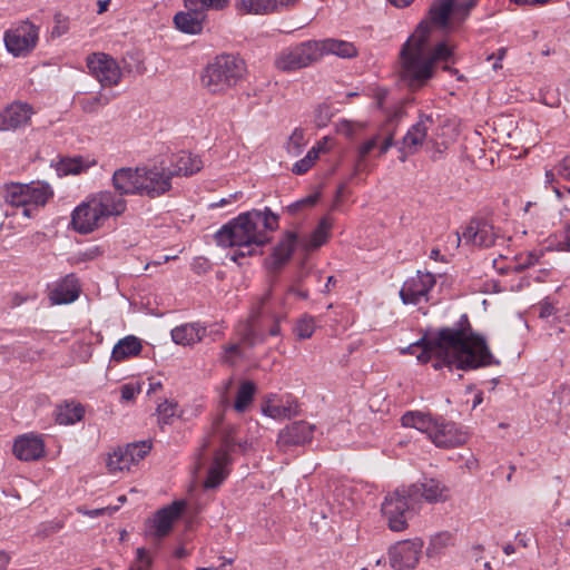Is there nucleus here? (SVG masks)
<instances>
[{"label":"nucleus","instance_id":"f257e3e1","mask_svg":"<svg viewBox=\"0 0 570 570\" xmlns=\"http://www.w3.org/2000/svg\"><path fill=\"white\" fill-rule=\"evenodd\" d=\"M430 346L424 353L416 355L420 363L425 364L434 360L435 370L453 367L469 371L491 364H498L482 336L472 332L471 324L465 314L454 327H442L434 337H430Z\"/></svg>","mask_w":570,"mask_h":570},{"label":"nucleus","instance_id":"f03ea898","mask_svg":"<svg viewBox=\"0 0 570 570\" xmlns=\"http://www.w3.org/2000/svg\"><path fill=\"white\" fill-rule=\"evenodd\" d=\"M278 228V216L268 207L264 210L253 209L243 213L224 225L215 239L224 247H238L232 256L233 261L255 253V247L271 242L269 233Z\"/></svg>","mask_w":570,"mask_h":570},{"label":"nucleus","instance_id":"7ed1b4c3","mask_svg":"<svg viewBox=\"0 0 570 570\" xmlns=\"http://www.w3.org/2000/svg\"><path fill=\"white\" fill-rule=\"evenodd\" d=\"M429 23L421 21L415 33L403 45L401 50L402 77L412 89L422 87L433 75V65L438 60H449L452 49L441 42L428 55L426 42Z\"/></svg>","mask_w":570,"mask_h":570},{"label":"nucleus","instance_id":"20e7f679","mask_svg":"<svg viewBox=\"0 0 570 570\" xmlns=\"http://www.w3.org/2000/svg\"><path fill=\"white\" fill-rule=\"evenodd\" d=\"M246 75L245 61L232 53H222L203 69L200 83L212 95H224L236 87Z\"/></svg>","mask_w":570,"mask_h":570},{"label":"nucleus","instance_id":"39448f33","mask_svg":"<svg viewBox=\"0 0 570 570\" xmlns=\"http://www.w3.org/2000/svg\"><path fill=\"white\" fill-rule=\"evenodd\" d=\"M402 425L426 433L438 448H456L468 440V433L453 422H444L420 411H410L402 415Z\"/></svg>","mask_w":570,"mask_h":570},{"label":"nucleus","instance_id":"423d86ee","mask_svg":"<svg viewBox=\"0 0 570 570\" xmlns=\"http://www.w3.org/2000/svg\"><path fill=\"white\" fill-rule=\"evenodd\" d=\"M52 195L51 187L45 183H12L6 186L4 199L12 207L21 208L24 217L31 218Z\"/></svg>","mask_w":570,"mask_h":570},{"label":"nucleus","instance_id":"0eeeda50","mask_svg":"<svg viewBox=\"0 0 570 570\" xmlns=\"http://www.w3.org/2000/svg\"><path fill=\"white\" fill-rule=\"evenodd\" d=\"M185 509L186 501L176 500L157 510L151 518L145 521V537L155 543H159L170 533L173 524L181 517Z\"/></svg>","mask_w":570,"mask_h":570},{"label":"nucleus","instance_id":"6e6552de","mask_svg":"<svg viewBox=\"0 0 570 570\" xmlns=\"http://www.w3.org/2000/svg\"><path fill=\"white\" fill-rule=\"evenodd\" d=\"M320 60L316 40H307L284 49L275 58V67L281 71H295Z\"/></svg>","mask_w":570,"mask_h":570},{"label":"nucleus","instance_id":"1a4fd4ad","mask_svg":"<svg viewBox=\"0 0 570 570\" xmlns=\"http://www.w3.org/2000/svg\"><path fill=\"white\" fill-rule=\"evenodd\" d=\"M409 499L407 489H396L385 497L381 511L391 531L400 532L407 528Z\"/></svg>","mask_w":570,"mask_h":570},{"label":"nucleus","instance_id":"9d476101","mask_svg":"<svg viewBox=\"0 0 570 570\" xmlns=\"http://www.w3.org/2000/svg\"><path fill=\"white\" fill-rule=\"evenodd\" d=\"M89 72L99 81L101 87H112L121 80V69L109 55L94 52L86 59Z\"/></svg>","mask_w":570,"mask_h":570},{"label":"nucleus","instance_id":"9b49d317","mask_svg":"<svg viewBox=\"0 0 570 570\" xmlns=\"http://www.w3.org/2000/svg\"><path fill=\"white\" fill-rule=\"evenodd\" d=\"M423 544L420 538L396 542L389 549L390 566L395 570H413L421 558Z\"/></svg>","mask_w":570,"mask_h":570},{"label":"nucleus","instance_id":"f8f14e48","mask_svg":"<svg viewBox=\"0 0 570 570\" xmlns=\"http://www.w3.org/2000/svg\"><path fill=\"white\" fill-rule=\"evenodd\" d=\"M140 196L157 198L171 189V177L163 166L140 167Z\"/></svg>","mask_w":570,"mask_h":570},{"label":"nucleus","instance_id":"ddd939ff","mask_svg":"<svg viewBox=\"0 0 570 570\" xmlns=\"http://www.w3.org/2000/svg\"><path fill=\"white\" fill-rule=\"evenodd\" d=\"M38 40L37 28L29 22L4 33V45L9 52L14 56L28 53L36 47Z\"/></svg>","mask_w":570,"mask_h":570},{"label":"nucleus","instance_id":"4468645a","mask_svg":"<svg viewBox=\"0 0 570 570\" xmlns=\"http://www.w3.org/2000/svg\"><path fill=\"white\" fill-rule=\"evenodd\" d=\"M458 243L463 239L466 244H472L479 247L493 246L498 237L492 224L485 219L473 218L465 226L462 236L456 233Z\"/></svg>","mask_w":570,"mask_h":570},{"label":"nucleus","instance_id":"2eb2a0df","mask_svg":"<svg viewBox=\"0 0 570 570\" xmlns=\"http://www.w3.org/2000/svg\"><path fill=\"white\" fill-rule=\"evenodd\" d=\"M435 285V277L431 273L417 271L416 275L406 279L400 291V298L404 304L416 305Z\"/></svg>","mask_w":570,"mask_h":570},{"label":"nucleus","instance_id":"dca6fc26","mask_svg":"<svg viewBox=\"0 0 570 570\" xmlns=\"http://www.w3.org/2000/svg\"><path fill=\"white\" fill-rule=\"evenodd\" d=\"M314 429L305 421L293 422L279 431L277 446L286 452L293 446L304 445L312 441Z\"/></svg>","mask_w":570,"mask_h":570},{"label":"nucleus","instance_id":"f3484780","mask_svg":"<svg viewBox=\"0 0 570 570\" xmlns=\"http://www.w3.org/2000/svg\"><path fill=\"white\" fill-rule=\"evenodd\" d=\"M32 115L33 109L31 105L14 101L0 114V130H16L24 127L30 122Z\"/></svg>","mask_w":570,"mask_h":570},{"label":"nucleus","instance_id":"a211bd4d","mask_svg":"<svg viewBox=\"0 0 570 570\" xmlns=\"http://www.w3.org/2000/svg\"><path fill=\"white\" fill-rule=\"evenodd\" d=\"M12 451L20 461H36L45 456L46 445L41 436L24 434L16 439Z\"/></svg>","mask_w":570,"mask_h":570},{"label":"nucleus","instance_id":"6ab92c4d","mask_svg":"<svg viewBox=\"0 0 570 570\" xmlns=\"http://www.w3.org/2000/svg\"><path fill=\"white\" fill-rule=\"evenodd\" d=\"M101 215L97 207L92 204L91 198L77 206L72 212L71 224L73 228L81 234L91 233L99 226Z\"/></svg>","mask_w":570,"mask_h":570},{"label":"nucleus","instance_id":"aec40b11","mask_svg":"<svg viewBox=\"0 0 570 570\" xmlns=\"http://www.w3.org/2000/svg\"><path fill=\"white\" fill-rule=\"evenodd\" d=\"M409 498L421 494L430 503L445 502L450 499V489L435 479H424L421 483L407 488Z\"/></svg>","mask_w":570,"mask_h":570},{"label":"nucleus","instance_id":"412c9836","mask_svg":"<svg viewBox=\"0 0 570 570\" xmlns=\"http://www.w3.org/2000/svg\"><path fill=\"white\" fill-rule=\"evenodd\" d=\"M112 186L124 195H141L140 190V167H121L112 174Z\"/></svg>","mask_w":570,"mask_h":570},{"label":"nucleus","instance_id":"4be33fe9","mask_svg":"<svg viewBox=\"0 0 570 570\" xmlns=\"http://www.w3.org/2000/svg\"><path fill=\"white\" fill-rule=\"evenodd\" d=\"M394 144V129H387L386 134L379 132L372 138L364 141L357 151V160L354 166V174L362 170L365 157L376 147H379V155H384Z\"/></svg>","mask_w":570,"mask_h":570},{"label":"nucleus","instance_id":"5701e85b","mask_svg":"<svg viewBox=\"0 0 570 570\" xmlns=\"http://www.w3.org/2000/svg\"><path fill=\"white\" fill-rule=\"evenodd\" d=\"M296 242V233L286 232L275 246L271 257L266 261L267 268L272 272H278L292 257Z\"/></svg>","mask_w":570,"mask_h":570},{"label":"nucleus","instance_id":"b1692460","mask_svg":"<svg viewBox=\"0 0 570 570\" xmlns=\"http://www.w3.org/2000/svg\"><path fill=\"white\" fill-rule=\"evenodd\" d=\"M91 200L102 218L119 216L126 210L127 206L126 200L120 196V194L116 195L110 190H104L94 195Z\"/></svg>","mask_w":570,"mask_h":570},{"label":"nucleus","instance_id":"393cba45","mask_svg":"<svg viewBox=\"0 0 570 570\" xmlns=\"http://www.w3.org/2000/svg\"><path fill=\"white\" fill-rule=\"evenodd\" d=\"M80 294V285L75 274H68L50 292V301L55 305L70 304L75 302Z\"/></svg>","mask_w":570,"mask_h":570},{"label":"nucleus","instance_id":"a878e982","mask_svg":"<svg viewBox=\"0 0 570 570\" xmlns=\"http://www.w3.org/2000/svg\"><path fill=\"white\" fill-rule=\"evenodd\" d=\"M433 124L431 116H422L403 137V149L407 154H414L424 142L429 127Z\"/></svg>","mask_w":570,"mask_h":570},{"label":"nucleus","instance_id":"bb28decb","mask_svg":"<svg viewBox=\"0 0 570 570\" xmlns=\"http://www.w3.org/2000/svg\"><path fill=\"white\" fill-rule=\"evenodd\" d=\"M203 168V161L198 156H193L187 151H179L171 158V166L167 169L170 177L188 176L198 173Z\"/></svg>","mask_w":570,"mask_h":570},{"label":"nucleus","instance_id":"cd10ccee","mask_svg":"<svg viewBox=\"0 0 570 570\" xmlns=\"http://www.w3.org/2000/svg\"><path fill=\"white\" fill-rule=\"evenodd\" d=\"M207 335V327L200 323H187L171 330V338L179 345H194Z\"/></svg>","mask_w":570,"mask_h":570},{"label":"nucleus","instance_id":"c85d7f7f","mask_svg":"<svg viewBox=\"0 0 570 570\" xmlns=\"http://www.w3.org/2000/svg\"><path fill=\"white\" fill-rule=\"evenodd\" d=\"M230 462L229 455L225 451H216L214 454L213 464L208 470L207 476L204 481L205 489H215L219 487L228 475L227 465Z\"/></svg>","mask_w":570,"mask_h":570},{"label":"nucleus","instance_id":"c756f323","mask_svg":"<svg viewBox=\"0 0 570 570\" xmlns=\"http://www.w3.org/2000/svg\"><path fill=\"white\" fill-rule=\"evenodd\" d=\"M458 0H433L429 8V20H425L429 23V31L431 30V24L445 29L450 24V16L454 14L453 4Z\"/></svg>","mask_w":570,"mask_h":570},{"label":"nucleus","instance_id":"7c9ffc66","mask_svg":"<svg viewBox=\"0 0 570 570\" xmlns=\"http://www.w3.org/2000/svg\"><path fill=\"white\" fill-rule=\"evenodd\" d=\"M318 46L320 59L324 55H335L340 58L350 59L357 56L358 51L353 42L338 40V39H325V40H316Z\"/></svg>","mask_w":570,"mask_h":570},{"label":"nucleus","instance_id":"2f4dec72","mask_svg":"<svg viewBox=\"0 0 570 570\" xmlns=\"http://www.w3.org/2000/svg\"><path fill=\"white\" fill-rule=\"evenodd\" d=\"M204 13L188 10L178 12L174 17V23L178 30L189 35L200 33L203 30Z\"/></svg>","mask_w":570,"mask_h":570},{"label":"nucleus","instance_id":"473e14b6","mask_svg":"<svg viewBox=\"0 0 570 570\" xmlns=\"http://www.w3.org/2000/svg\"><path fill=\"white\" fill-rule=\"evenodd\" d=\"M261 316V308L254 312L247 324L240 332V341L249 347H254L257 344L265 342V334L261 332L262 324L258 322Z\"/></svg>","mask_w":570,"mask_h":570},{"label":"nucleus","instance_id":"72a5a7b5","mask_svg":"<svg viewBox=\"0 0 570 570\" xmlns=\"http://www.w3.org/2000/svg\"><path fill=\"white\" fill-rule=\"evenodd\" d=\"M140 340L134 335H128L118 341L111 352V360L121 362L128 357L137 356L141 352Z\"/></svg>","mask_w":570,"mask_h":570},{"label":"nucleus","instance_id":"f704fd0d","mask_svg":"<svg viewBox=\"0 0 570 570\" xmlns=\"http://www.w3.org/2000/svg\"><path fill=\"white\" fill-rule=\"evenodd\" d=\"M85 407L80 403L63 402L57 405L55 411L56 422L61 425H70L82 420Z\"/></svg>","mask_w":570,"mask_h":570},{"label":"nucleus","instance_id":"c9c22d12","mask_svg":"<svg viewBox=\"0 0 570 570\" xmlns=\"http://www.w3.org/2000/svg\"><path fill=\"white\" fill-rule=\"evenodd\" d=\"M333 222L328 216L323 217L317 227L311 233L308 242L305 244L307 249H316L324 245L328 237Z\"/></svg>","mask_w":570,"mask_h":570},{"label":"nucleus","instance_id":"e433bc0d","mask_svg":"<svg viewBox=\"0 0 570 570\" xmlns=\"http://www.w3.org/2000/svg\"><path fill=\"white\" fill-rule=\"evenodd\" d=\"M235 7L243 14H268L274 11L272 0H236Z\"/></svg>","mask_w":570,"mask_h":570},{"label":"nucleus","instance_id":"4c0bfd02","mask_svg":"<svg viewBox=\"0 0 570 570\" xmlns=\"http://www.w3.org/2000/svg\"><path fill=\"white\" fill-rule=\"evenodd\" d=\"M557 176L563 181L558 186H553V191L558 197H562L564 194H570V155L563 157L556 166Z\"/></svg>","mask_w":570,"mask_h":570},{"label":"nucleus","instance_id":"58836bf2","mask_svg":"<svg viewBox=\"0 0 570 570\" xmlns=\"http://www.w3.org/2000/svg\"><path fill=\"white\" fill-rule=\"evenodd\" d=\"M256 392V385L252 381H245L239 385V389L236 394L234 409L242 413L244 412L248 405L253 402L254 395Z\"/></svg>","mask_w":570,"mask_h":570},{"label":"nucleus","instance_id":"ea45409f","mask_svg":"<svg viewBox=\"0 0 570 570\" xmlns=\"http://www.w3.org/2000/svg\"><path fill=\"white\" fill-rule=\"evenodd\" d=\"M134 464L132 454L126 448H119L109 455L107 466L109 471L129 470Z\"/></svg>","mask_w":570,"mask_h":570},{"label":"nucleus","instance_id":"a19ab883","mask_svg":"<svg viewBox=\"0 0 570 570\" xmlns=\"http://www.w3.org/2000/svg\"><path fill=\"white\" fill-rule=\"evenodd\" d=\"M80 109L85 114H97L100 108L109 104V98L101 94L94 97L76 98Z\"/></svg>","mask_w":570,"mask_h":570},{"label":"nucleus","instance_id":"79ce46f5","mask_svg":"<svg viewBox=\"0 0 570 570\" xmlns=\"http://www.w3.org/2000/svg\"><path fill=\"white\" fill-rule=\"evenodd\" d=\"M452 543V535L449 532H441L431 538L426 548V556L435 557Z\"/></svg>","mask_w":570,"mask_h":570},{"label":"nucleus","instance_id":"37998d69","mask_svg":"<svg viewBox=\"0 0 570 570\" xmlns=\"http://www.w3.org/2000/svg\"><path fill=\"white\" fill-rule=\"evenodd\" d=\"M365 127V122L342 119L336 124V131L348 139H353L356 134L363 131Z\"/></svg>","mask_w":570,"mask_h":570},{"label":"nucleus","instance_id":"c03bdc74","mask_svg":"<svg viewBox=\"0 0 570 570\" xmlns=\"http://www.w3.org/2000/svg\"><path fill=\"white\" fill-rule=\"evenodd\" d=\"M177 403L164 401L157 406L158 424L160 428L170 424L176 415Z\"/></svg>","mask_w":570,"mask_h":570},{"label":"nucleus","instance_id":"a18cd8bd","mask_svg":"<svg viewBox=\"0 0 570 570\" xmlns=\"http://www.w3.org/2000/svg\"><path fill=\"white\" fill-rule=\"evenodd\" d=\"M315 330V320L312 316L304 315L301 317L294 328L296 336L299 340L309 338Z\"/></svg>","mask_w":570,"mask_h":570},{"label":"nucleus","instance_id":"49530a36","mask_svg":"<svg viewBox=\"0 0 570 570\" xmlns=\"http://www.w3.org/2000/svg\"><path fill=\"white\" fill-rule=\"evenodd\" d=\"M318 198H320L318 193L308 195L299 200H296V202L289 204L286 207V210L291 215H296L304 209L312 208L317 203Z\"/></svg>","mask_w":570,"mask_h":570},{"label":"nucleus","instance_id":"de8ad7c7","mask_svg":"<svg viewBox=\"0 0 570 570\" xmlns=\"http://www.w3.org/2000/svg\"><path fill=\"white\" fill-rule=\"evenodd\" d=\"M127 451H130L134 459V464L142 460L151 450V441L145 440L135 443H130L126 446Z\"/></svg>","mask_w":570,"mask_h":570},{"label":"nucleus","instance_id":"09e8293b","mask_svg":"<svg viewBox=\"0 0 570 570\" xmlns=\"http://www.w3.org/2000/svg\"><path fill=\"white\" fill-rule=\"evenodd\" d=\"M333 116L334 111L332 106L327 102H323L318 105L317 108L315 109V125L318 128H323L328 125Z\"/></svg>","mask_w":570,"mask_h":570},{"label":"nucleus","instance_id":"8fccbe9b","mask_svg":"<svg viewBox=\"0 0 570 570\" xmlns=\"http://www.w3.org/2000/svg\"><path fill=\"white\" fill-rule=\"evenodd\" d=\"M479 0H466L462 3H454L453 10H454V17L453 22L462 23L468 16L470 14V11L478 4Z\"/></svg>","mask_w":570,"mask_h":570},{"label":"nucleus","instance_id":"3c124183","mask_svg":"<svg viewBox=\"0 0 570 570\" xmlns=\"http://www.w3.org/2000/svg\"><path fill=\"white\" fill-rule=\"evenodd\" d=\"M304 145V131L301 128H296L288 138L286 149L292 156H297Z\"/></svg>","mask_w":570,"mask_h":570},{"label":"nucleus","instance_id":"603ef678","mask_svg":"<svg viewBox=\"0 0 570 570\" xmlns=\"http://www.w3.org/2000/svg\"><path fill=\"white\" fill-rule=\"evenodd\" d=\"M82 163L83 161L81 157L66 158L60 161L59 170L65 175H76L83 169Z\"/></svg>","mask_w":570,"mask_h":570},{"label":"nucleus","instance_id":"864d4df0","mask_svg":"<svg viewBox=\"0 0 570 570\" xmlns=\"http://www.w3.org/2000/svg\"><path fill=\"white\" fill-rule=\"evenodd\" d=\"M243 353L239 344H227L223 346V352L220 355V361L227 364H234L236 357H242Z\"/></svg>","mask_w":570,"mask_h":570},{"label":"nucleus","instance_id":"5fc2aeb1","mask_svg":"<svg viewBox=\"0 0 570 570\" xmlns=\"http://www.w3.org/2000/svg\"><path fill=\"white\" fill-rule=\"evenodd\" d=\"M264 413L273 419L277 417H286L291 419L293 415L297 414L296 410H292L289 406H267L263 410Z\"/></svg>","mask_w":570,"mask_h":570},{"label":"nucleus","instance_id":"6e6d98bb","mask_svg":"<svg viewBox=\"0 0 570 570\" xmlns=\"http://www.w3.org/2000/svg\"><path fill=\"white\" fill-rule=\"evenodd\" d=\"M55 27L51 30V37H61L69 30V21L68 18L62 16L61 13L55 14Z\"/></svg>","mask_w":570,"mask_h":570},{"label":"nucleus","instance_id":"4d7b16f0","mask_svg":"<svg viewBox=\"0 0 570 570\" xmlns=\"http://www.w3.org/2000/svg\"><path fill=\"white\" fill-rule=\"evenodd\" d=\"M419 347L422 350L421 353H424L428 347H431L429 337L426 335L422 336L420 340L410 344L409 346L402 348L401 354H414L415 350Z\"/></svg>","mask_w":570,"mask_h":570},{"label":"nucleus","instance_id":"13d9d810","mask_svg":"<svg viewBox=\"0 0 570 570\" xmlns=\"http://www.w3.org/2000/svg\"><path fill=\"white\" fill-rule=\"evenodd\" d=\"M140 392V385L139 384H124L120 387L121 399L124 401H131L135 399L136 394Z\"/></svg>","mask_w":570,"mask_h":570},{"label":"nucleus","instance_id":"bf43d9fd","mask_svg":"<svg viewBox=\"0 0 570 570\" xmlns=\"http://www.w3.org/2000/svg\"><path fill=\"white\" fill-rule=\"evenodd\" d=\"M235 432V428L232 426L229 430L224 434L222 440V448L218 451H225L226 455H229V452L233 451L235 446V441L233 439V433Z\"/></svg>","mask_w":570,"mask_h":570},{"label":"nucleus","instance_id":"052dcab7","mask_svg":"<svg viewBox=\"0 0 570 570\" xmlns=\"http://www.w3.org/2000/svg\"><path fill=\"white\" fill-rule=\"evenodd\" d=\"M117 510H118V507H106V508H99V509H94V510H86V509L79 508L78 512L82 513L85 515H88L90 518H96V517L102 515L105 513L112 514Z\"/></svg>","mask_w":570,"mask_h":570},{"label":"nucleus","instance_id":"680f3d73","mask_svg":"<svg viewBox=\"0 0 570 570\" xmlns=\"http://www.w3.org/2000/svg\"><path fill=\"white\" fill-rule=\"evenodd\" d=\"M309 157H304L293 165L292 171L296 175H303L313 166Z\"/></svg>","mask_w":570,"mask_h":570},{"label":"nucleus","instance_id":"e2e57ef3","mask_svg":"<svg viewBox=\"0 0 570 570\" xmlns=\"http://www.w3.org/2000/svg\"><path fill=\"white\" fill-rule=\"evenodd\" d=\"M224 326L220 323H214L209 327H207L206 337H210L212 341H218L224 336Z\"/></svg>","mask_w":570,"mask_h":570},{"label":"nucleus","instance_id":"0e129e2a","mask_svg":"<svg viewBox=\"0 0 570 570\" xmlns=\"http://www.w3.org/2000/svg\"><path fill=\"white\" fill-rule=\"evenodd\" d=\"M187 10L198 11L204 13L207 10V0H184Z\"/></svg>","mask_w":570,"mask_h":570},{"label":"nucleus","instance_id":"69168bd1","mask_svg":"<svg viewBox=\"0 0 570 570\" xmlns=\"http://www.w3.org/2000/svg\"><path fill=\"white\" fill-rule=\"evenodd\" d=\"M283 316L281 315H272V325L268 330V335L271 336H279L281 335V321Z\"/></svg>","mask_w":570,"mask_h":570},{"label":"nucleus","instance_id":"338daca9","mask_svg":"<svg viewBox=\"0 0 570 570\" xmlns=\"http://www.w3.org/2000/svg\"><path fill=\"white\" fill-rule=\"evenodd\" d=\"M553 312H554V307L549 302H543L539 306V317H541V318H547V317L551 316L553 314Z\"/></svg>","mask_w":570,"mask_h":570},{"label":"nucleus","instance_id":"774afa93","mask_svg":"<svg viewBox=\"0 0 570 570\" xmlns=\"http://www.w3.org/2000/svg\"><path fill=\"white\" fill-rule=\"evenodd\" d=\"M137 557L140 561L145 562V567H139L138 569L131 568L130 570H148L151 564V560L147 557L145 548L137 549Z\"/></svg>","mask_w":570,"mask_h":570}]
</instances>
